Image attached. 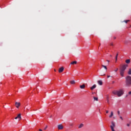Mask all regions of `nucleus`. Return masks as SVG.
<instances>
[{"label": "nucleus", "instance_id": "f257e3e1", "mask_svg": "<svg viewBox=\"0 0 131 131\" xmlns=\"http://www.w3.org/2000/svg\"><path fill=\"white\" fill-rule=\"evenodd\" d=\"M113 93L115 95H117L118 97H121L124 94L123 89H120L119 90H115L113 92Z\"/></svg>", "mask_w": 131, "mask_h": 131}, {"label": "nucleus", "instance_id": "f03ea898", "mask_svg": "<svg viewBox=\"0 0 131 131\" xmlns=\"http://www.w3.org/2000/svg\"><path fill=\"white\" fill-rule=\"evenodd\" d=\"M127 67V64H124L122 66V67H121V68H120V75H121V77H124L125 71L126 70Z\"/></svg>", "mask_w": 131, "mask_h": 131}, {"label": "nucleus", "instance_id": "7ed1b4c3", "mask_svg": "<svg viewBox=\"0 0 131 131\" xmlns=\"http://www.w3.org/2000/svg\"><path fill=\"white\" fill-rule=\"evenodd\" d=\"M126 85L130 86L131 85V76H127L126 77Z\"/></svg>", "mask_w": 131, "mask_h": 131}, {"label": "nucleus", "instance_id": "20e7f679", "mask_svg": "<svg viewBox=\"0 0 131 131\" xmlns=\"http://www.w3.org/2000/svg\"><path fill=\"white\" fill-rule=\"evenodd\" d=\"M112 125H111V129H112V131H115L114 129V127H115V122L114 121H112Z\"/></svg>", "mask_w": 131, "mask_h": 131}, {"label": "nucleus", "instance_id": "39448f33", "mask_svg": "<svg viewBox=\"0 0 131 131\" xmlns=\"http://www.w3.org/2000/svg\"><path fill=\"white\" fill-rule=\"evenodd\" d=\"M58 128L59 130H61L63 128V126L62 124L58 125Z\"/></svg>", "mask_w": 131, "mask_h": 131}, {"label": "nucleus", "instance_id": "423d86ee", "mask_svg": "<svg viewBox=\"0 0 131 131\" xmlns=\"http://www.w3.org/2000/svg\"><path fill=\"white\" fill-rule=\"evenodd\" d=\"M97 87V85L96 84H94L93 85H92V86H91L90 88V90H91L92 91L94 90L95 89H96V88Z\"/></svg>", "mask_w": 131, "mask_h": 131}, {"label": "nucleus", "instance_id": "0eeeda50", "mask_svg": "<svg viewBox=\"0 0 131 131\" xmlns=\"http://www.w3.org/2000/svg\"><path fill=\"white\" fill-rule=\"evenodd\" d=\"M64 70V68L63 67L60 68L59 69V73H62Z\"/></svg>", "mask_w": 131, "mask_h": 131}, {"label": "nucleus", "instance_id": "6e6552de", "mask_svg": "<svg viewBox=\"0 0 131 131\" xmlns=\"http://www.w3.org/2000/svg\"><path fill=\"white\" fill-rule=\"evenodd\" d=\"M21 114H19L18 115V116L15 118V119L16 120V119H19V120H21Z\"/></svg>", "mask_w": 131, "mask_h": 131}, {"label": "nucleus", "instance_id": "1a4fd4ad", "mask_svg": "<svg viewBox=\"0 0 131 131\" xmlns=\"http://www.w3.org/2000/svg\"><path fill=\"white\" fill-rule=\"evenodd\" d=\"M20 105V102H15V106L17 108H18V107Z\"/></svg>", "mask_w": 131, "mask_h": 131}, {"label": "nucleus", "instance_id": "9d476101", "mask_svg": "<svg viewBox=\"0 0 131 131\" xmlns=\"http://www.w3.org/2000/svg\"><path fill=\"white\" fill-rule=\"evenodd\" d=\"M98 84H99L100 85H102L103 84L102 80H98Z\"/></svg>", "mask_w": 131, "mask_h": 131}, {"label": "nucleus", "instance_id": "9b49d317", "mask_svg": "<svg viewBox=\"0 0 131 131\" xmlns=\"http://www.w3.org/2000/svg\"><path fill=\"white\" fill-rule=\"evenodd\" d=\"M80 87L81 89H84L85 88V85L84 84H83L82 85H81Z\"/></svg>", "mask_w": 131, "mask_h": 131}, {"label": "nucleus", "instance_id": "f8f14e48", "mask_svg": "<svg viewBox=\"0 0 131 131\" xmlns=\"http://www.w3.org/2000/svg\"><path fill=\"white\" fill-rule=\"evenodd\" d=\"M101 67L103 68H104V69H105V70H107V67L106 66H104L103 64H101Z\"/></svg>", "mask_w": 131, "mask_h": 131}, {"label": "nucleus", "instance_id": "ddd939ff", "mask_svg": "<svg viewBox=\"0 0 131 131\" xmlns=\"http://www.w3.org/2000/svg\"><path fill=\"white\" fill-rule=\"evenodd\" d=\"M127 74L129 75H131V69L130 68L129 69Z\"/></svg>", "mask_w": 131, "mask_h": 131}, {"label": "nucleus", "instance_id": "4468645a", "mask_svg": "<svg viewBox=\"0 0 131 131\" xmlns=\"http://www.w3.org/2000/svg\"><path fill=\"white\" fill-rule=\"evenodd\" d=\"M130 62V59L126 60V63L129 64Z\"/></svg>", "mask_w": 131, "mask_h": 131}, {"label": "nucleus", "instance_id": "2eb2a0df", "mask_svg": "<svg viewBox=\"0 0 131 131\" xmlns=\"http://www.w3.org/2000/svg\"><path fill=\"white\" fill-rule=\"evenodd\" d=\"M77 62L76 61H73L71 62V64H77Z\"/></svg>", "mask_w": 131, "mask_h": 131}, {"label": "nucleus", "instance_id": "dca6fc26", "mask_svg": "<svg viewBox=\"0 0 131 131\" xmlns=\"http://www.w3.org/2000/svg\"><path fill=\"white\" fill-rule=\"evenodd\" d=\"M113 115H114L113 112L112 111V112H111V115H110V118H112V117L113 116Z\"/></svg>", "mask_w": 131, "mask_h": 131}, {"label": "nucleus", "instance_id": "f3484780", "mask_svg": "<svg viewBox=\"0 0 131 131\" xmlns=\"http://www.w3.org/2000/svg\"><path fill=\"white\" fill-rule=\"evenodd\" d=\"M82 127H83V124L81 123L79 126V128H81Z\"/></svg>", "mask_w": 131, "mask_h": 131}, {"label": "nucleus", "instance_id": "a211bd4d", "mask_svg": "<svg viewBox=\"0 0 131 131\" xmlns=\"http://www.w3.org/2000/svg\"><path fill=\"white\" fill-rule=\"evenodd\" d=\"M71 83L72 84H75V82L74 80H72V81H71Z\"/></svg>", "mask_w": 131, "mask_h": 131}, {"label": "nucleus", "instance_id": "6ab92c4d", "mask_svg": "<svg viewBox=\"0 0 131 131\" xmlns=\"http://www.w3.org/2000/svg\"><path fill=\"white\" fill-rule=\"evenodd\" d=\"M93 99H94V100L98 101V98L97 97H93Z\"/></svg>", "mask_w": 131, "mask_h": 131}, {"label": "nucleus", "instance_id": "aec40b11", "mask_svg": "<svg viewBox=\"0 0 131 131\" xmlns=\"http://www.w3.org/2000/svg\"><path fill=\"white\" fill-rule=\"evenodd\" d=\"M129 21H130L129 20H126L124 21V22L126 24H127V22H129Z\"/></svg>", "mask_w": 131, "mask_h": 131}, {"label": "nucleus", "instance_id": "412c9836", "mask_svg": "<svg viewBox=\"0 0 131 131\" xmlns=\"http://www.w3.org/2000/svg\"><path fill=\"white\" fill-rule=\"evenodd\" d=\"M110 46H114V43H113V42H110Z\"/></svg>", "mask_w": 131, "mask_h": 131}, {"label": "nucleus", "instance_id": "4be33fe9", "mask_svg": "<svg viewBox=\"0 0 131 131\" xmlns=\"http://www.w3.org/2000/svg\"><path fill=\"white\" fill-rule=\"evenodd\" d=\"M119 117H120V119H121V120H123V118L121 116H119Z\"/></svg>", "mask_w": 131, "mask_h": 131}, {"label": "nucleus", "instance_id": "5701e85b", "mask_svg": "<svg viewBox=\"0 0 131 131\" xmlns=\"http://www.w3.org/2000/svg\"><path fill=\"white\" fill-rule=\"evenodd\" d=\"M118 56V54H117V55H116V61H117Z\"/></svg>", "mask_w": 131, "mask_h": 131}, {"label": "nucleus", "instance_id": "b1692460", "mask_svg": "<svg viewBox=\"0 0 131 131\" xmlns=\"http://www.w3.org/2000/svg\"><path fill=\"white\" fill-rule=\"evenodd\" d=\"M73 125H74V124H73V123H71L70 124V126H71V127H73Z\"/></svg>", "mask_w": 131, "mask_h": 131}, {"label": "nucleus", "instance_id": "393cba45", "mask_svg": "<svg viewBox=\"0 0 131 131\" xmlns=\"http://www.w3.org/2000/svg\"><path fill=\"white\" fill-rule=\"evenodd\" d=\"M126 126H127V127H129L130 124H129V123H127V124H126Z\"/></svg>", "mask_w": 131, "mask_h": 131}, {"label": "nucleus", "instance_id": "a878e982", "mask_svg": "<svg viewBox=\"0 0 131 131\" xmlns=\"http://www.w3.org/2000/svg\"><path fill=\"white\" fill-rule=\"evenodd\" d=\"M120 111H118V115H119V116H120Z\"/></svg>", "mask_w": 131, "mask_h": 131}, {"label": "nucleus", "instance_id": "bb28decb", "mask_svg": "<svg viewBox=\"0 0 131 131\" xmlns=\"http://www.w3.org/2000/svg\"><path fill=\"white\" fill-rule=\"evenodd\" d=\"M118 71V68H117L116 70H115V71L117 72Z\"/></svg>", "mask_w": 131, "mask_h": 131}, {"label": "nucleus", "instance_id": "cd10ccee", "mask_svg": "<svg viewBox=\"0 0 131 131\" xmlns=\"http://www.w3.org/2000/svg\"><path fill=\"white\" fill-rule=\"evenodd\" d=\"M128 95H131V91L128 92Z\"/></svg>", "mask_w": 131, "mask_h": 131}, {"label": "nucleus", "instance_id": "c85d7f7f", "mask_svg": "<svg viewBox=\"0 0 131 131\" xmlns=\"http://www.w3.org/2000/svg\"><path fill=\"white\" fill-rule=\"evenodd\" d=\"M48 128V125L46 126V127L45 128L44 130H46V129Z\"/></svg>", "mask_w": 131, "mask_h": 131}, {"label": "nucleus", "instance_id": "c756f323", "mask_svg": "<svg viewBox=\"0 0 131 131\" xmlns=\"http://www.w3.org/2000/svg\"><path fill=\"white\" fill-rule=\"evenodd\" d=\"M111 77L110 75H107V78H109Z\"/></svg>", "mask_w": 131, "mask_h": 131}, {"label": "nucleus", "instance_id": "7c9ffc66", "mask_svg": "<svg viewBox=\"0 0 131 131\" xmlns=\"http://www.w3.org/2000/svg\"><path fill=\"white\" fill-rule=\"evenodd\" d=\"M106 114H108V111H106Z\"/></svg>", "mask_w": 131, "mask_h": 131}, {"label": "nucleus", "instance_id": "2f4dec72", "mask_svg": "<svg viewBox=\"0 0 131 131\" xmlns=\"http://www.w3.org/2000/svg\"><path fill=\"white\" fill-rule=\"evenodd\" d=\"M101 76H105V74H103V75H101Z\"/></svg>", "mask_w": 131, "mask_h": 131}, {"label": "nucleus", "instance_id": "473e14b6", "mask_svg": "<svg viewBox=\"0 0 131 131\" xmlns=\"http://www.w3.org/2000/svg\"><path fill=\"white\" fill-rule=\"evenodd\" d=\"M106 61H107V62H110V60H106Z\"/></svg>", "mask_w": 131, "mask_h": 131}, {"label": "nucleus", "instance_id": "72a5a7b5", "mask_svg": "<svg viewBox=\"0 0 131 131\" xmlns=\"http://www.w3.org/2000/svg\"><path fill=\"white\" fill-rule=\"evenodd\" d=\"M114 39H116V37H114Z\"/></svg>", "mask_w": 131, "mask_h": 131}, {"label": "nucleus", "instance_id": "f704fd0d", "mask_svg": "<svg viewBox=\"0 0 131 131\" xmlns=\"http://www.w3.org/2000/svg\"><path fill=\"white\" fill-rule=\"evenodd\" d=\"M109 100H108V97H107V102H108Z\"/></svg>", "mask_w": 131, "mask_h": 131}, {"label": "nucleus", "instance_id": "c9c22d12", "mask_svg": "<svg viewBox=\"0 0 131 131\" xmlns=\"http://www.w3.org/2000/svg\"><path fill=\"white\" fill-rule=\"evenodd\" d=\"M39 131H42V130L41 129H39Z\"/></svg>", "mask_w": 131, "mask_h": 131}, {"label": "nucleus", "instance_id": "e433bc0d", "mask_svg": "<svg viewBox=\"0 0 131 131\" xmlns=\"http://www.w3.org/2000/svg\"><path fill=\"white\" fill-rule=\"evenodd\" d=\"M128 95H126V97H128Z\"/></svg>", "mask_w": 131, "mask_h": 131}, {"label": "nucleus", "instance_id": "4c0bfd02", "mask_svg": "<svg viewBox=\"0 0 131 131\" xmlns=\"http://www.w3.org/2000/svg\"><path fill=\"white\" fill-rule=\"evenodd\" d=\"M96 94V93H92V94Z\"/></svg>", "mask_w": 131, "mask_h": 131}, {"label": "nucleus", "instance_id": "58836bf2", "mask_svg": "<svg viewBox=\"0 0 131 131\" xmlns=\"http://www.w3.org/2000/svg\"><path fill=\"white\" fill-rule=\"evenodd\" d=\"M54 71H55V72H56V70H55V69L54 70Z\"/></svg>", "mask_w": 131, "mask_h": 131}, {"label": "nucleus", "instance_id": "ea45409f", "mask_svg": "<svg viewBox=\"0 0 131 131\" xmlns=\"http://www.w3.org/2000/svg\"><path fill=\"white\" fill-rule=\"evenodd\" d=\"M111 57H112V55H111Z\"/></svg>", "mask_w": 131, "mask_h": 131}]
</instances>
